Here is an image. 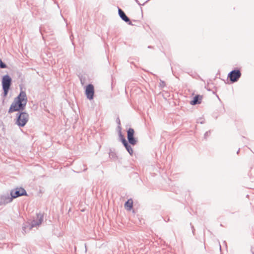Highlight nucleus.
Returning <instances> with one entry per match:
<instances>
[{
    "label": "nucleus",
    "mask_w": 254,
    "mask_h": 254,
    "mask_svg": "<svg viewBox=\"0 0 254 254\" xmlns=\"http://www.w3.org/2000/svg\"><path fill=\"white\" fill-rule=\"evenodd\" d=\"M241 75L242 73L240 69L236 67L228 73L227 78L230 80L231 83H234L239 80Z\"/></svg>",
    "instance_id": "nucleus-3"
},
{
    "label": "nucleus",
    "mask_w": 254,
    "mask_h": 254,
    "mask_svg": "<svg viewBox=\"0 0 254 254\" xmlns=\"http://www.w3.org/2000/svg\"><path fill=\"white\" fill-rule=\"evenodd\" d=\"M133 206V201L132 199H128L125 203V207L127 210H130Z\"/></svg>",
    "instance_id": "nucleus-13"
},
{
    "label": "nucleus",
    "mask_w": 254,
    "mask_h": 254,
    "mask_svg": "<svg viewBox=\"0 0 254 254\" xmlns=\"http://www.w3.org/2000/svg\"><path fill=\"white\" fill-rule=\"evenodd\" d=\"M10 195L9 198H11V199L12 201L14 198L21 196H27V193L25 189L20 187L11 190L10 192Z\"/></svg>",
    "instance_id": "nucleus-5"
},
{
    "label": "nucleus",
    "mask_w": 254,
    "mask_h": 254,
    "mask_svg": "<svg viewBox=\"0 0 254 254\" xmlns=\"http://www.w3.org/2000/svg\"><path fill=\"white\" fill-rule=\"evenodd\" d=\"M109 154V157L111 159L116 160L117 159L118 157H117V154L115 151H112L111 149Z\"/></svg>",
    "instance_id": "nucleus-15"
},
{
    "label": "nucleus",
    "mask_w": 254,
    "mask_h": 254,
    "mask_svg": "<svg viewBox=\"0 0 254 254\" xmlns=\"http://www.w3.org/2000/svg\"><path fill=\"white\" fill-rule=\"evenodd\" d=\"M118 124L120 125V121L119 119H118Z\"/></svg>",
    "instance_id": "nucleus-25"
},
{
    "label": "nucleus",
    "mask_w": 254,
    "mask_h": 254,
    "mask_svg": "<svg viewBox=\"0 0 254 254\" xmlns=\"http://www.w3.org/2000/svg\"><path fill=\"white\" fill-rule=\"evenodd\" d=\"M43 221V214L39 213L36 214V218L33 219L30 224V229L33 227H36L40 225Z\"/></svg>",
    "instance_id": "nucleus-8"
},
{
    "label": "nucleus",
    "mask_w": 254,
    "mask_h": 254,
    "mask_svg": "<svg viewBox=\"0 0 254 254\" xmlns=\"http://www.w3.org/2000/svg\"><path fill=\"white\" fill-rule=\"evenodd\" d=\"M7 67V65L3 63L2 60L0 59V68H5Z\"/></svg>",
    "instance_id": "nucleus-17"
},
{
    "label": "nucleus",
    "mask_w": 254,
    "mask_h": 254,
    "mask_svg": "<svg viewBox=\"0 0 254 254\" xmlns=\"http://www.w3.org/2000/svg\"><path fill=\"white\" fill-rule=\"evenodd\" d=\"M207 90L208 91H210V89H208V88H207Z\"/></svg>",
    "instance_id": "nucleus-30"
},
{
    "label": "nucleus",
    "mask_w": 254,
    "mask_h": 254,
    "mask_svg": "<svg viewBox=\"0 0 254 254\" xmlns=\"http://www.w3.org/2000/svg\"><path fill=\"white\" fill-rule=\"evenodd\" d=\"M134 130L132 128H129L127 130V142L132 146H134L137 142V139L134 136Z\"/></svg>",
    "instance_id": "nucleus-6"
},
{
    "label": "nucleus",
    "mask_w": 254,
    "mask_h": 254,
    "mask_svg": "<svg viewBox=\"0 0 254 254\" xmlns=\"http://www.w3.org/2000/svg\"><path fill=\"white\" fill-rule=\"evenodd\" d=\"M135 1V2L139 5H144L146 3H147L149 0H147L144 3H143L142 4H141L138 0H134Z\"/></svg>",
    "instance_id": "nucleus-20"
},
{
    "label": "nucleus",
    "mask_w": 254,
    "mask_h": 254,
    "mask_svg": "<svg viewBox=\"0 0 254 254\" xmlns=\"http://www.w3.org/2000/svg\"><path fill=\"white\" fill-rule=\"evenodd\" d=\"M14 100L16 101V102L25 103L26 105L27 98L26 93L24 91H21L19 95L14 98Z\"/></svg>",
    "instance_id": "nucleus-9"
},
{
    "label": "nucleus",
    "mask_w": 254,
    "mask_h": 254,
    "mask_svg": "<svg viewBox=\"0 0 254 254\" xmlns=\"http://www.w3.org/2000/svg\"><path fill=\"white\" fill-rule=\"evenodd\" d=\"M80 81H81V84L83 83L82 79L81 78H80Z\"/></svg>",
    "instance_id": "nucleus-24"
},
{
    "label": "nucleus",
    "mask_w": 254,
    "mask_h": 254,
    "mask_svg": "<svg viewBox=\"0 0 254 254\" xmlns=\"http://www.w3.org/2000/svg\"><path fill=\"white\" fill-rule=\"evenodd\" d=\"M251 252L252 254H254V247H252L251 248Z\"/></svg>",
    "instance_id": "nucleus-23"
},
{
    "label": "nucleus",
    "mask_w": 254,
    "mask_h": 254,
    "mask_svg": "<svg viewBox=\"0 0 254 254\" xmlns=\"http://www.w3.org/2000/svg\"><path fill=\"white\" fill-rule=\"evenodd\" d=\"M210 133H211V131L210 130H209V131H206L205 133H204V138L205 139H206L210 135Z\"/></svg>",
    "instance_id": "nucleus-19"
},
{
    "label": "nucleus",
    "mask_w": 254,
    "mask_h": 254,
    "mask_svg": "<svg viewBox=\"0 0 254 254\" xmlns=\"http://www.w3.org/2000/svg\"><path fill=\"white\" fill-rule=\"evenodd\" d=\"M219 247H220V250H221V247L220 245H219Z\"/></svg>",
    "instance_id": "nucleus-28"
},
{
    "label": "nucleus",
    "mask_w": 254,
    "mask_h": 254,
    "mask_svg": "<svg viewBox=\"0 0 254 254\" xmlns=\"http://www.w3.org/2000/svg\"><path fill=\"white\" fill-rule=\"evenodd\" d=\"M118 14L120 18L129 25H133L130 19L127 16L125 12L120 8L118 7Z\"/></svg>",
    "instance_id": "nucleus-10"
},
{
    "label": "nucleus",
    "mask_w": 254,
    "mask_h": 254,
    "mask_svg": "<svg viewBox=\"0 0 254 254\" xmlns=\"http://www.w3.org/2000/svg\"><path fill=\"white\" fill-rule=\"evenodd\" d=\"M197 123H200V124H203L204 123V120L200 119L197 121Z\"/></svg>",
    "instance_id": "nucleus-21"
},
{
    "label": "nucleus",
    "mask_w": 254,
    "mask_h": 254,
    "mask_svg": "<svg viewBox=\"0 0 254 254\" xmlns=\"http://www.w3.org/2000/svg\"><path fill=\"white\" fill-rule=\"evenodd\" d=\"M94 87L92 84H88L85 86V94L86 97L89 100L93 99L94 96Z\"/></svg>",
    "instance_id": "nucleus-7"
},
{
    "label": "nucleus",
    "mask_w": 254,
    "mask_h": 254,
    "mask_svg": "<svg viewBox=\"0 0 254 254\" xmlns=\"http://www.w3.org/2000/svg\"><path fill=\"white\" fill-rule=\"evenodd\" d=\"M25 229V227H23V231H24Z\"/></svg>",
    "instance_id": "nucleus-27"
},
{
    "label": "nucleus",
    "mask_w": 254,
    "mask_h": 254,
    "mask_svg": "<svg viewBox=\"0 0 254 254\" xmlns=\"http://www.w3.org/2000/svg\"><path fill=\"white\" fill-rule=\"evenodd\" d=\"M119 137L120 138V140L122 142L123 144L127 142V141L126 140L124 136L122 134L121 131L119 132Z\"/></svg>",
    "instance_id": "nucleus-16"
},
{
    "label": "nucleus",
    "mask_w": 254,
    "mask_h": 254,
    "mask_svg": "<svg viewBox=\"0 0 254 254\" xmlns=\"http://www.w3.org/2000/svg\"><path fill=\"white\" fill-rule=\"evenodd\" d=\"M148 48H151V46H149L148 47Z\"/></svg>",
    "instance_id": "nucleus-29"
},
{
    "label": "nucleus",
    "mask_w": 254,
    "mask_h": 254,
    "mask_svg": "<svg viewBox=\"0 0 254 254\" xmlns=\"http://www.w3.org/2000/svg\"><path fill=\"white\" fill-rule=\"evenodd\" d=\"M190 225H191V229H192V233H193V234H194V232L195 229H194V228L193 226H192V225H191V223H190Z\"/></svg>",
    "instance_id": "nucleus-22"
},
{
    "label": "nucleus",
    "mask_w": 254,
    "mask_h": 254,
    "mask_svg": "<svg viewBox=\"0 0 254 254\" xmlns=\"http://www.w3.org/2000/svg\"><path fill=\"white\" fill-rule=\"evenodd\" d=\"M240 152V149L237 151V154H238Z\"/></svg>",
    "instance_id": "nucleus-26"
},
{
    "label": "nucleus",
    "mask_w": 254,
    "mask_h": 254,
    "mask_svg": "<svg viewBox=\"0 0 254 254\" xmlns=\"http://www.w3.org/2000/svg\"><path fill=\"white\" fill-rule=\"evenodd\" d=\"M25 103L16 102L14 100L8 110V113L10 114L14 112H22L25 108Z\"/></svg>",
    "instance_id": "nucleus-4"
},
{
    "label": "nucleus",
    "mask_w": 254,
    "mask_h": 254,
    "mask_svg": "<svg viewBox=\"0 0 254 254\" xmlns=\"http://www.w3.org/2000/svg\"><path fill=\"white\" fill-rule=\"evenodd\" d=\"M165 86H166V83H165V81L160 80L159 87H160L161 88H163Z\"/></svg>",
    "instance_id": "nucleus-18"
},
{
    "label": "nucleus",
    "mask_w": 254,
    "mask_h": 254,
    "mask_svg": "<svg viewBox=\"0 0 254 254\" xmlns=\"http://www.w3.org/2000/svg\"><path fill=\"white\" fill-rule=\"evenodd\" d=\"M11 198H9L8 194L0 195V206L5 205L11 202Z\"/></svg>",
    "instance_id": "nucleus-11"
},
{
    "label": "nucleus",
    "mask_w": 254,
    "mask_h": 254,
    "mask_svg": "<svg viewBox=\"0 0 254 254\" xmlns=\"http://www.w3.org/2000/svg\"><path fill=\"white\" fill-rule=\"evenodd\" d=\"M123 145H124V147L126 148V150L128 152V153L130 155H132L133 151L132 148L131 147V144H130L129 143V142L127 141V142L123 144Z\"/></svg>",
    "instance_id": "nucleus-14"
},
{
    "label": "nucleus",
    "mask_w": 254,
    "mask_h": 254,
    "mask_svg": "<svg viewBox=\"0 0 254 254\" xmlns=\"http://www.w3.org/2000/svg\"><path fill=\"white\" fill-rule=\"evenodd\" d=\"M86 170H87V168L84 169V171H86Z\"/></svg>",
    "instance_id": "nucleus-31"
},
{
    "label": "nucleus",
    "mask_w": 254,
    "mask_h": 254,
    "mask_svg": "<svg viewBox=\"0 0 254 254\" xmlns=\"http://www.w3.org/2000/svg\"><path fill=\"white\" fill-rule=\"evenodd\" d=\"M29 120V115L25 112H20L16 114L15 124L19 127H24Z\"/></svg>",
    "instance_id": "nucleus-2"
},
{
    "label": "nucleus",
    "mask_w": 254,
    "mask_h": 254,
    "mask_svg": "<svg viewBox=\"0 0 254 254\" xmlns=\"http://www.w3.org/2000/svg\"><path fill=\"white\" fill-rule=\"evenodd\" d=\"M12 83V79L8 74L3 75L2 77L1 84L3 92L2 96L5 98L7 96Z\"/></svg>",
    "instance_id": "nucleus-1"
},
{
    "label": "nucleus",
    "mask_w": 254,
    "mask_h": 254,
    "mask_svg": "<svg viewBox=\"0 0 254 254\" xmlns=\"http://www.w3.org/2000/svg\"><path fill=\"white\" fill-rule=\"evenodd\" d=\"M202 99V96L200 95H196L193 97L192 100L190 102L192 105H195L201 103Z\"/></svg>",
    "instance_id": "nucleus-12"
}]
</instances>
